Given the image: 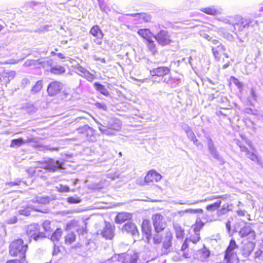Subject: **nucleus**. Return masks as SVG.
Wrapping results in <instances>:
<instances>
[{"mask_svg": "<svg viewBox=\"0 0 263 263\" xmlns=\"http://www.w3.org/2000/svg\"><path fill=\"white\" fill-rule=\"evenodd\" d=\"M173 234L170 230H166L163 236L161 232H155L153 236V243L159 245L161 242V255H166L171 251L172 246Z\"/></svg>", "mask_w": 263, "mask_h": 263, "instance_id": "nucleus-1", "label": "nucleus"}, {"mask_svg": "<svg viewBox=\"0 0 263 263\" xmlns=\"http://www.w3.org/2000/svg\"><path fill=\"white\" fill-rule=\"evenodd\" d=\"M210 255V251L204 246L203 249L198 250L193 255V257L201 261H205Z\"/></svg>", "mask_w": 263, "mask_h": 263, "instance_id": "nucleus-19", "label": "nucleus"}, {"mask_svg": "<svg viewBox=\"0 0 263 263\" xmlns=\"http://www.w3.org/2000/svg\"><path fill=\"white\" fill-rule=\"evenodd\" d=\"M16 72L15 71H4V76L5 77L8 78L9 79V81H10L11 79H13L14 77L15 76Z\"/></svg>", "mask_w": 263, "mask_h": 263, "instance_id": "nucleus-49", "label": "nucleus"}, {"mask_svg": "<svg viewBox=\"0 0 263 263\" xmlns=\"http://www.w3.org/2000/svg\"><path fill=\"white\" fill-rule=\"evenodd\" d=\"M244 112L248 114H252L254 115H256L257 111L256 110H253L250 108H246L244 109Z\"/></svg>", "mask_w": 263, "mask_h": 263, "instance_id": "nucleus-64", "label": "nucleus"}, {"mask_svg": "<svg viewBox=\"0 0 263 263\" xmlns=\"http://www.w3.org/2000/svg\"><path fill=\"white\" fill-rule=\"evenodd\" d=\"M195 59L198 61V62L196 63V65L197 66H200L204 71L209 70L211 63L209 56L204 54L202 55L201 58L200 57H196Z\"/></svg>", "mask_w": 263, "mask_h": 263, "instance_id": "nucleus-20", "label": "nucleus"}, {"mask_svg": "<svg viewBox=\"0 0 263 263\" xmlns=\"http://www.w3.org/2000/svg\"><path fill=\"white\" fill-rule=\"evenodd\" d=\"M105 226L100 234L106 239H111L115 235V226L110 222L105 221Z\"/></svg>", "mask_w": 263, "mask_h": 263, "instance_id": "nucleus-13", "label": "nucleus"}, {"mask_svg": "<svg viewBox=\"0 0 263 263\" xmlns=\"http://www.w3.org/2000/svg\"><path fill=\"white\" fill-rule=\"evenodd\" d=\"M147 47L149 51L154 54L157 52V48L154 41L152 40V39L149 41H147Z\"/></svg>", "mask_w": 263, "mask_h": 263, "instance_id": "nucleus-46", "label": "nucleus"}, {"mask_svg": "<svg viewBox=\"0 0 263 263\" xmlns=\"http://www.w3.org/2000/svg\"><path fill=\"white\" fill-rule=\"evenodd\" d=\"M93 86L97 91H100L103 95L105 96H108L109 95V92L105 88V86L99 82H95L93 84Z\"/></svg>", "mask_w": 263, "mask_h": 263, "instance_id": "nucleus-30", "label": "nucleus"}, {"mask_svg": "<svg viewBox=\"0 0 263 263\" xmlns=\"http://www.w3.org/2000/svg\"><path fill=\"white\" fill-rule=\"evenodd\" d=\"M142 231L144 234L146 241L147 243H150L151 239V226L148 220H143L142 224Z\"/></svg>", "mask_w": 263, "mask_h": 263, "instance_id": "nucleus-22", "label": "nucleus"}, {"mask_svg": "<svg viewBox=\"0 0 263 263\" xmlns=\"http://www.w3.org/2000/svg\"><path fill=\"white\" fill-rule=\"evenodd\" d=\"M50 71L55 74H61L65 72V69L61 65H57L51 67Z\"/></svg>", "mask_w": 263, "mask_h": 263, "instance_id": "nucleus-31", "label": "nucleus"}, {"mask_svg": "<svg viewBox=\"0 0 263 263\" xmlns=\"http://www.w3.org/2000/svg\"><path fill=\"white\" fill-rule=\"evenodd\" d=\"M247 155L248 157L249 158H250L253 161H254V162L258 161L257 156L253 153L250 152V154H247Z\"/></svg>", "mask_w": 263, "mask_h": 263, "instance_id": "nucleus-60", "label": "nucleus"}, {"mask_svg": "<svg viewBox=\"0 0 263 263\" xmlns=\"http://www.w3.org/2000/svg\"><path fill=\"white\" fill-rule=\"evenodd\" d=\"M21 180L20 179H16L14 180V181H11L9 182H7L6 183V186H13L14 185H19L21 184Z\"/></svg>", "mask_w": 263, "mask_h": 263, "instance_id": "nucleus-58", "label": "nucleus"}, {"mask_svg": "<svg viewBox=\"0 0 263 263\" xmlns=\"http://www.w3.org/2000/svg\"><path fill=\"white\" fill-rule=\"evenodd\" d=\"M67 227L69 228H76V230L79 235L86 233V223L84 221L81 224L78 221L73 220L67 223Z\"/></svg>", "mask_w": 263, "mask_h": 263, "instance_id": "nucleus-17", "label": "nucleus"}, {"mask_svg": "<svg viewBox=\"0 0 263 263\" xmlns=\"http://www.w3.org/2000/svg\"><path fill=\"white\" fill-rule=\"evenodd\" d=\"M138 33L140 36L145 39L147 41L152 39L153 34L148 29H141L138 31Z\"/></svg>", "mask_w": 263, "mask_h": 263, "instance_id": "nucleus-29", "label": "nucleus"}, {"mask_svg": "<svg viewBox=\"0 0 263 263\" xmlns=\"http://www.w3.org/2000/svg\"><path fill=\"white\" fill-rule=\"evenodd\" d=\"M174 229L175 230L176 238L178 239H182L184 235V230L178 224L175 225Z\"/></svg>", "mask_w": 263, "mask_h": 263, "instance_id": "nucleus-32", "label": "nucleus"}, {"mask_svg": "<svg viewBox=\"0 0 263 263\" xmlns=\"http://www.w3.org/2000/svg\"><path fill=\"white\" fill-rule=\"evenodd\" d=\"M32 141V139H28L27 140H23L22 138L13 139L11 141L10 146L12 147H17L21 146V145H22L25 143L30 142Z\"/></svg>", "mask_w": 263, "mask_h": 263, "instance_id": "nucleus-27", "label": "nucleus"}, {"mask_svg": "<svg viewBox=\"0 0 263 263\" xmlns=\"http://www.w3.org/2000/svg\"><path fill=\"white\" fill-rule=\"evenodd\" d=\"M42 226L45 231L49 232L50 231V221L49 220H45L42 224Z\"/></svg>", "mask_w": 263, "mask_h": 263, "instance_id": "nucleus-52", "label": "nucleus"}, {"mask_svg": "<svg viewBox=\"0 0 263 263\" xmlns=\"http://www.w3.org/2000/svg\"><path fill=\"white\" fill-rule=\"evenodd\" d=\"M181 83V79L178 77H173L172 76L171 85L172 87H175Z\"/></svg>", "mask_w": 263, "mask_h": 263, "instance_id": "nucleus-50", "label": "nucleus"}, {"mask_svg": "<svg viewBox=\"0 0 263 263\" xmlns=\"http://www.w3.org/2000/svg\"><path fill=\"white\" fill-rule=\"evenodd\" d=\"M231 79L232 80L233 83L238 87V88H241L242 84L236 78L234 77H231Z\"/></svg>", "mask_w": 263, "mask_h": 263, "instance_id": "nucleus-59", "label": "nucleus"}, {"mask_svg": "<svg viewBox=\"0 0 263 263\" xmlns=\"http://www.w3.org/2000/svg\"><path fill=\"white\" fill-rule=\"evenodd\" d=\"M67 201L70 204H77L81 202V200L73 197H69L67 198Z\"/></svg>", "mask_w": 263, "mask_h": 263, "instance_id": "nucleus-53", "label": "nucleus"}, {"mask_svg": "<svg viewBox=\"0 0 263 263\" xmlns=\"http://www.w3.org/2000/svg\"><path fill=\"white\" fill-rule=\"evenodd\" d=\"M129 15L135 17L136 20H143L144 22H149L151 19L150 15L145 13H134Z\"/></svg>", "mask_w": 263, "mask_h": 263, "instance_id": "nucleus-28", "label": "nucleus"}, {"mask_svg": "<svg viewBox=\"0 0 263 263\" xmlns=\"http://www.w3.org/2000/svg\"><path fill=\"white\" fill-rule=\"evenodd\" d=\"M26 233L29 237L32 238L35 241L45 237L44 234L40 232L39 225L35 223L30 224L27 227Z\"/></svg>", "mask_w": 263, "mask_h": 263, "instance_id": "nucleus-8", "label": "nucleus"}, {"mask_svg": "<svg viewBox=\"0 0 263 263\" xmlns=\"http://www.w3.org/2000/svg\"><path fill=\"white\" fill-rule=\"evenodd\" d=\"M199 202H200V200H196L194 202H191L190 200H187L185 202H182L181 200H179L177 202V203L179 204H186L188 205H191L198 203Z\"/></svg>", "mask_w": 263, "mask_h": 263, "instance_id": "nucleus-55", "label": "nucleus"}, {"mask_svg": "<svg viewBox=\"0 0 263 263\" xmlns=\"http://www.w3.org/2000/svg\"><path fill=\"white\" fill-rule=\"evenodd\" d=\"M139 258L138 253L128 252L120 254H116L110 258L105 261V263H137Z\"/></svg>", "mask_w": 263, "mask_h": 263, "instance_id": "nucleus-3", "label": "nucleus"}, {"mask_svg": "<svg viewBox=\"0 0 263 263\" xmlns=\"http://www.w3.org/2000/svg\"><path fill=\"white\" fill-rule=\"evenodd\" d=\"M27 249V244H24L22 239H17L10 243L9 253L12 256L19 257L20 259H25Z\"/></svg>", "mask_w": 263, "mask_h": 263, "instance_id": "nucleus-2", "label": "nucleus"}, {"mask_svg": "<svg viewBox=\"0 0 263 263\" xmlns=\"http://www.w3.org/2000/svg\"><path fill=\"white\" fill-rule=\"evenodd\" d=\"M257 25V21L252 18L243 17L240 15L236 16V22L234 30L238 31H246Z\"/></svg>", "mask_w": 263, "mask_h": 263, "instance_id": "nucleus-4", "label": "nucleus"}, {"mask_svg": "<svg viewBox=\"0 0 263 263\" xmlns=\"http://www.w3.org/2000/svg\"><path fill=\"white\" fill-rule=\"evenodd\" d=\"M221 203V200H217L214 203L209 204L206 206V210L209 211H214L218 209L220 207Z\"/></svg>", "mask_w": 263, "mask_h": 263, "instance_id": "nucleus-39", "label": "nucleus"}, {"mask_svg": "<svg viewBox=\"0 0 263 263\" xmlns=\"http://www.w3.org/2000/svg\"><path fill=\"white\" fill-rule=\"evenodd\" d=\"M35 63H37V60H27L24 63V66L25 67H29L32 65H35Z\"/></svg>", "mask_w": 263, "mask_h": 263, "instance_id": "nucleus-62", "label": "nucleus"}, {"mask_svg": "<svg viewBox=\"0 0 263 263\" xmlns=\"http://www.w3.org/2000/svg\"><path fill=\"white\" fill-rule=\"evenodd\" d=\"M6 263H27L25 259L21 258L18 259H12L8 260Z\"/></svg>", "mask_w": 263, "mask_h": 263, "instance_id": "nucleus-61", "label": "nucleus"}, {"mask_svg": "<svg viewBox=\"0 0 263 263\" xmlns=\"http://www.w3.org/2000/svg\"><path fill=\"white\" fill-rule=\"evenodd\" d=\"M248 100L250 102V105L253 106V103L251 102V100H256V95L255 93V91L253 88H252L250 92V96L248 98Z\"/></svg>", "mask_w": 263, "mask_h": 263, "instance_id": "nucleus-51", "label": "nucleus"}, {"mask_svg": "<svg viewBox=\"0 0 263 263\" xmlns=\"http://www.w3.org/2000/svg\"><path fill=\"white\" fill-rule=\"evenodd\" d=\"M226 50V47L222 44H219L216 47H212V53L216 62H224V59L222 57L223 56L226 58L229 57V55L225 52Z\"/></svg>", "mask_w": 263, "mask_h": 263, "instance_id": "nucleus-7", "label": "nucleus"}, {"mask_svg": "<svg viewBox=\"0 0 263 263\" xmlns=\"http://www.w3.org/2000/svg\"><path fill=\"white\" fill-rule=\"evenodd\" d=\"M237 246L234 240H231L229 245L227 248L224 254L225 259H228L230 261L235 260L236 263L239 262L238 258L237 256L236 252L235 250L237 249Z\"/></svg>", "mask_w": 263, "mask_h": 263, "instance_id": "nucleus-9", "label": "nucleus"}, {"mask_svg": "<svg viewBox=\"0 0 263 263\" xmlns=\"http://www.w3.org/2000/svg\"><path fill=\"white\" fill-rule=\"evenodd\" d=\"M30 202L33 203L37 202L38 203L45 204L49 202V198L48 197H36L35 199H32Z\"/></svg>", "mask_w": 263, "mask_h": 263, "instance_id": "nucleus-38", "label": "nucleus"}, {"mask_svg": "<svg viewBox=\"0 0 263 263\" xmlns=\"http://www.w3.org/2000/svg\"><path fill=\"white\" fill-rule=\"evenodd\" d=\"M76 239V235L74 232L68 233L65 237V243L68 245L73 243Z\"/></svg>", "mask_w": 263, "mask_h": 263, "instance_id": "nucleus-34", "label": "nucleus"}, {"mask_svg": "<svg viewBox=\"0 0 263 263\" xmlns=\"http://www.w3.org/2000/svg\"><path fill=\"white\" fill-rule=\"evenodd\" d=\"M200 239V233L195 232V234L191 236L188 240L190 242H192L193 243H196L199 241Z\"/></svg>", "mask_w": 263, "mask_h": 263, "instance_id": "nucleus-47", "label": "nucleus"}, {"mask_svg": "<svg viewBox=\"0 0 263 263\" xmlns=\"http://www.w3.org/2000/svg\"><path fill=\"white\" fill-rule=\"evenodd\" d=\"M89 33L96 38L93 40L95 43L98 45H100L102 43L104 34L99 26H93L91 28Z\"/></svg>", "mask_w": 263, "mask_h": 263, "instance_id": "nucleus-16", "label": "nucleus"}, {"mask_svg": "<svg viewBox=\"0 0 263 263\" xmlns=\"http://www.w3.org/2000/svg\"><path fill=\"white\" fill-rule=\"evenodd\" d=\"M28 209H30L32 210H34L35 211H39V210L35 209V208L33 206H32L30 203H28V206L26 208H24L23 209H21L18 211V212L20 215L26 216H29L30 215V211L28 210Z\"/></svg>", "mask_w": 263, "mask_h": 263, "instance_id": "nucleus-37", "label": "nucleus"}, {"mask_svg": "<svg viewBox=\"0 0 263 263\" xmlns=\"http://www.w3.org/2000/svg\"><path fill=\"white\" fill-rule=\"evenodd\" d=\"M122 231L131 233L133 236L138 235V231L135 224L132 222H127L123 226Z\"/></svg>", "mask_w": 263, "mask_h": 263, "instance_id": "nucleus-23", "label": "nucleus"}, {"mask_svg": "<svg viewBox=\"0 0 263 263\" xmlns=\"http://www.w3.org/2000/svg\"><path fill=\"white\" fill-rule=\"evenodd\" d=\"M77 70L79 76L86 79L89 82H91L95 79V77L93 74L81 66H78L77 68Z\"/></svg>", "mask_w": 263, "mask_h": 263, "instance_id": "nucleus-21", "label": "nucleus"}, {"mask_svg": "<svg viewBox=\"0 0 263 263\" xmlns=\"http://www.w3.org/2000/svg\"><path fill=\"white\" fill-rule=\"evenodd\" d=\"M224 22L227 24H232L234 28L235 23L236 22V16L233 17L231 16L228 18H226L224 20Z\"/></svg>", "mask_w": 263, "mask_h": 263, "instance_id": "nucleus-56", "label": "nucleus"}, {"mask_svg": "<svg viewBox=\"0 0 263 263\" xmlns=\"http://www.w3.org/2000/svg\"><path fill=\"white\" fill-rule=\"evenodd\" d=\"M100 125L99 127V130L104 134L107 135H114V132L119 131L121 128V123L120 120L116 118L111 119L107 123L106 128L101 123H98Z\"/></svg>", "mask_w": 263, "mask_h": 263, "instance_id": "nucleus-5", "label": "nucleus"}, {"mask_svg": "<svg viewBox=\"0 0 263 263\" xmlns=\"http://www.w3.org/2000/svg\"><path fill=\"white\" fill-rule=\"evenodd\" d=\"M162 177L160 174L154 170L149 171L145 177V181L147 183L153 181L158 182L161 180Z\"/></svg>", "mask_w": 263, "mask_h": 263, "instance_id": "nucleus-24", "label": "nucleus"}, {"mask_svg": "<svg viewBox=\"0 0 263 263\" xmlns=\"http://www.w3.org/2000/svg\"><path fill=\"white\" fill-rule=\"evenodd\" d=\"M62 234V230L61 229H57L56 231L52 234L51 237V240L55 243V241H59Z\"/></svg>", "mask_w": 263, "mask_h": 263, "instance_id": "nucleus-36", "label": "nucleus"}, {"mask_svg": "<svg viewBox=\"0 0 263 263\" xmlns=\"http://www.w3.org/2000/svg\"><path fill=\"white\" fill-rule=\"evenodd\" d=\"M63 165V162L50 158L40 162V167L49 172H55L58 169L62 168Z\"/></svg>", "mask_w": 263, "mask_h": 263, "instance_id": "nucleus-6", "label": "nucleus"}, {"mask_svg": "<svg viewBox=\"0 0 263 263\" xmlns=\"http://www.w3.org/2000/svg\"><path fill=\"white\" fill-rule=\"evenodd\" d=\"M63 88V84L59 81H53L51 82L48 86L47 92L50 96H54L57 95Z\"/></svg>", "mask_w": 263, "mask_h": 263, "instance_id": "nucleus-15", "label": "nucleus"}, {"mask_svg": "<svg viewBox=\"0 0 263 263\" xmlns=\"http://www.w3.org/2000/svg\"><path fill=\"white\" fill-rule=\"evenodd\" d=\"M201 219L204 221V223L211 222L214 220L212 216H209L206 214H203L201 217Z\"/></svg>", "mask_w": 263, "mask_h": 263, "instance_id": "nucleus-57", "label": "nucleus"}, {"mask_svg": "<svg viewBox=\"0 0 263 263\" xmlns=\"http://www.w3.org/2000/svg\"><path fill=\"white\" fill-rule=\"evenodd\" d=\"M230 210V205L229 203H225L223 204L221 209H218L217 211V215L218 216H221L226 214Z\"/></svg>", "mask_w": 263, "mask_h": 263, "instance_id": "nucleus-35", "label": "nucleus"}, {"mask_svg": "<svg viewBox=\"0 0 263 263\" xmlns=\"http://www.w3.org/2000/svg\"><path fill=\"white\" fill-rule=\"evenodd\" d=\"M77 130L79 134H85L88 141L91 142L96 141V137L95 136L96 131L89 125H85L83 126L78 128Z\"/></svg>", "mask_w": 263, "mask_h": 263, "instance_id": "nucleus-12", "label": "nucleus"}, {"mask_svg": "<svg viewBox=\"0 0 263 263\" xmlns=\"http://www.w3.org/2000/svg\"><path fill=\"white\" fill-rule=\"evenodd\" d=\"M155 39L159 44L161 46H166L172 42L170 35L168 32L164 30H160L156 35Z\"/></svg>", "mask_w": 263, "mask_h": 263, "instance_id": "nucleus-11", "label": "nucleus"}, {"mask_svg": "<svg viewBox=\"0 0 263 263\" xmlns=\"http://www.w3.org/2000/svg\"><path fill=\"white\" fill-rule=\"evenodd\" d=\"M37 64L41 65L44 68L48 67H52L53 61L51 59L44 61L42 59H39L37 60Z\"/></svg>", "mask_w": 263, "mask_h": 263, "instance_id": "nucleus-41", "label": "nucleus"}, {"mask_svg": "<svg viewBox=\"0 0 263 263\" xmlns=\"http://www.w3.org/2000/svg\"><path fill=\"white\" fill-rule=\"evenodd\" d=\"M201 11L205 13L210 15H216L219 13V10L216 9L214 7H209L206 8H203L201 9Z\"/></svg>", "mask_w": 263, "mask_h": 263, "instance_id": "nucleus-33", "label": "nucleus"}, {"mask_svg": "<svg viewBox=\"0 0 263 263\" xmlns=\"http://www.w3.org/2000/svg\"><path fill=\"white\" fill-rule=\"evenodd\" d=\"M189 240H188V238H187L185 239L181 247V251L183 252V256L185 258H190L191 257V255L190 254L185 252V250L189 246Z\"/></svg>", "mask_w": 263, "mask_h": 263, "instance_id": "nucleus-40", "label": "nucleus"}, {"mask_svg": "<svg viewBox=\"0 0 263 263\" xmlns=\"http://www.w3.org/2000/svg\"><path fill=\"white\" fill-rule=\"evenodd\" d=\"M208 146L209 152L216 149L214 146V142L211 138H208Z\"/></svg>", "mask_w": 263, "mask_h": 263, "instance_id": "nucleus-54", "label": "nucleus"}, {"mask_svg": "<svg viewBox=\"0 0 263 263\" xmlns=\"http://www.w3.org/2000/svg\"><path fill=\"white\" fill-rule=\"evenodd\" d=\"M59 191L60 192H67L69 191V187L66 185H60L59 187Z\"/></svg>", "mask_w": 263, "mask_h": 263, "instance_id": "nucleus-63", "label": "nucleus"}, {"mask_svg": "<svg viewBox=\"0 0 263 263\" xmlns=\"http://www.w3.org/2000/svg\"><path fill=\"white\" fill-rule=\"evenodd\" d=\"M43 87L42 81L41 80H39L37 81L35 84L33 86V87L31 89V93L33 94L39 92Z\"/></svg>", "mask_w": 263, "mask_h": 263, "instance_id": "nucleus-43", "label": "nucleus"}, {"mask_svg": "<svg viewBox=\"0 0 263 263\" xmlns=\"http://www.w3.org/2000/svg\"><path fill=\"white\" fill-rule=\"evenodd\" d=\"M255 244L250 241L242 242L241 247V253L244 257H248L253 251Z\"/></svg>", "mask_w": 263, "mask_h": 263, "instance_id": "nucleus-18", "label": "nucleus"}, {"mask_svg": "<svg viewBox=\"0 0 263 263\" xmlns=\"http://www.w3.org/2000/svg\"><path fill=\"white\" fill-rule=\"evenodd\" d=\"M155 232H162L166 226L164 217L159 214L153 215L152 218Z\"/></svg>", "mask_w": 263, "mask_h": 263, "instance_id": "nucleus-10", "label": "nucleus"}, {"mask_svg": "<svg viewBox=\"0 0 263 263\" xmlns=\"http://www.w3.org/2000/svg\"><path fill=\"white\" fill-rule=\"evenodd\" d=\"M226 198H227V195H218V196L214 195V196L206 197V198H205L204 199L200 200V202H206L208 201H212L213 200L217 199H226Z\"/></svg>", "mask_w": 263, "mask_h": 263, "instance_id": "nucleus-45", "label": "nucleus"}, {"mask_svg": "<svg viewBox=\"0 0 263 263\" xmlns=\"http://www.w3.org/2000/svg\"><path fill=\"white\" fill-rule=\"evenodd\" d=\"M132 218V215L127 213H119L116 217V222L118 223H122L126 220H129Z\"/></svg>", "mask_w": 263, "mask_h": 263, "instance_id": "nucleus-26", "label": "nucleus"}, {"mask_svg": "<svg viewBox=\"0 0 263 263\" xmlns=\"http://www.w3.org/2000/svg\"><path fill=\"white\" fill-rule=\"evenodd\" d=\"M239 235L241 237H248L249 238L254 239L255 237V233L250 226H246L241 229L239 231Z\"/></svg>", "mask_w": 263, "mask_h": 263, "instance_id": "nucleus-25", "label": "nucleus"}, {"mask_svg": "<svg viewBox=\"0 0 263 263\" xmlns=\"http://www.w3.org/2000/svg\"><path fill=\"white\" fill-rule=\"evenodd\" d=\"M203 211L201 209H188L185 210L181 211L180 213L183 214L184 213H190V214H196V213H203Z\"/></svg>", "mask_w": 263, "mask_h": 263, "instance_id": "nucleus-48", "label": "nucleus"}, {"mask_svg": "<svg viewBox=\"0 0 263 263\" xmlns=\"http://www.w3.org/2000/svg\"><path fill=\"white\" fill-rule=\"evenodd\" d=\"M211 155L213 156V157L218 161L220 164H224V161L223 159L220 156L217 149H214L210 152Z\"/></svg>", "mask_w": 263, "mask_h": 263, "instance_id": "nucleus-42", "label": "nucleus"}, {"mask_svg": "<svg viewBox=\"0 0 263 263\" xmlns=\"http://www.w3.org/2000/svg\"><path fill=\"white\" fill-rule=\"evenodd\" d=\"M171 72L170 68L166 66H159L150 70L149 73L152 77L157 76L163 78Z\"/></svg>", "mask_w": 263, "mask_h": 263, "instance_id": "nucleus-14", "label": "nucleus"}, {"mask_svg": "<svg viewBox=\"0 0 263 263\" xmlns=\"http://www.w3.org/2000/svg\"><path fill=\"white\" fill-rule=\"evenodd\" d=\"M204 223H205L203 221H202L201 219L198 220V218L196 223L194 225V232L199 233L200 230L204 226Z\"/></svg>", "mask_w": 263, "mask_h": 263, "instance_id": "nucleus-44", "label": "nucleus"}]
</instances>
